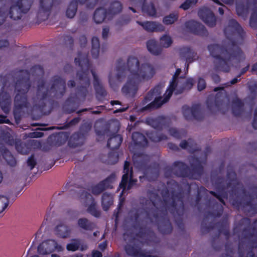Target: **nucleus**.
<instances>
[{
  "instance_id": "1",
  "label": "nucleus",
  "mask_w": 257,
  "mask_h": 257,
  "mask_svg": "<svg viewBox=\"0 0 257 257\" xmlns=\"http://www.w3.org/2000/svg\"><path fill=\"white\" fill-rule=\"evenodd\" d=\"M127 80L122 88L126 95L133 96L140 86L151 80L157 73V68L153 64L145 61H139L135 57H130L127 61Z\"/></svg>"
},
{
  "instance_id": "2",
  "label": "nucleus",
  "mask_w": 257,
  "mask_h": 257,
  "mask_svg": "<svg viewBox=\"0 0 257 257\" xmlns=\"http://www.w3.org/2000/svg\"><path fill=\"white\" fill-rule=\"evenodd\" d=\"M181 72L180 69H177L173 77V81L171 83L169 88L164 94L163 97L160 96L161 93L162 87L158 86L156 87L152 92L151 94L155 100L151 104V107L157 108L161 106L163 104L166 102L170 98L173 91H175L176 93H180L185 89H190L193 85V82L192 79H187L183 77H179L178 76Z\"/></svg>"
},
{
  "instance_id": "3",
  "label": "nucleus",
  "mask_w": 257,
  "mask_h": 257,
  "mask_svg": "<svg viewBox=\"0 0 257 257\" xmlns=\"http://www.w3.org/2000/svg\"><path fill=\"white\" fill-rule=\"evenodd\" d=\"M62 246L54 240H48L43 242L38 246V252L42 254L50 253L55 250L61 251Z\"/></svg>"
},
{
  "instance_id": "4",
  "label": "nucleus",
  "mask_w": 257,
  "mask_h": 257,
  "mask_svg": "<svg viewBox=\"0 0 257 257\" xmlns=\"http://www.w3.org/2000/svg\"><path fill=\"white\" fill-rule=\"evenodd\" d=\"M129 165V163L125 161L124 165V174L122 176V181L120 184V187L123 188L124 190L131 189L132 186L136 182V181L132 178V172L130 174Z\"/></svg>"
},
{
  "instance_id": "5",
  "label": "nucleus",
  "mask_w": 257,
  "mask_h": 257,
  "mask_svg": "<svg viewBox=\"0 0 257 257\" xmlns=\"http://www.w3.org/2000/svg\"><path fill=\"white\" fill-rule=\"evenodd\" d=\"M199 16L209 27H213L215 25L216 19L210 10L207 9H203L199 11Z\"/></svg>"
},
{
  "instance_id": "6",
  "label": "nucleus",
  "mask_w": 257,
  "mask_h": 257,
  "mask_svg": "<svg viewBox=\"0 0 257 257\" xmlns=\"http://www.w3.org/2000/svg\"><path fill=\"white\" fill-rule=\"evenodd\" d=\"M138 23L142 26L143 28L149 32L163 31L165 30L164 27L160 23L153 22H138Z\"/></svg>"
},
{
  "instance_id": "7",
  "label": "nucleus",
  "mask_w": 257,
  "mask_h": 257,
  "mask_svg": "<svg viewBox=\"0 0 257 257\" xmlns=\"http://www.w3.org/2000/svg\"><path fill=\"white\" fill-rule=\"evenodd\" d=\"M186 26L188 31L192 32L201 35H204L205 33L204 26L195 21H191L187 22Z\"/></svg>"
},
{
  "instance_id": "8",
  "label": "nucleus",
  "mask_w": 257,
  "mask_h": 257,
  "mask_svg": "<svg viewBox=\"0 0 257 257\" xmlns=\"http://www.w3.org/2000/svg\"><path fill=\"white\" fill-rule=\"evenodd\" d=\"M115 180V176L114 175H111L110 177L107 178L102 184H100L96 186H95L93 189V192L94 194H97L100 193L102 190L104 189V186H105V187L109 188L112 187L109 183H112Z\"/></svg>"
},
{
  "instance_id": "9",
  "label": "nucleus",
  "mask_w": 257,
  "mask_h": 257,
  "mask_svg": "<svg viewBox=\"0 0 257 257\" xmlns=\"http://www.w3.org/2000/svg\"><path fill=\"white\" fill-rule=\"evenodd\" d=\"M209 50L210 52L211 55L214 57L219 56L221 58L224 59L225 60H229L230 57H228V54L226 52H221L220 54L219 53L221 52L220 48L217 46H210L209 47Z\"/></svg>"
},
{
  "instance_id": "10",
  "label": "nucleus",
  "mask_w": 257,
  "mask_h": 257,
  "mask_svg": "<svg viewBox=\"0 0 257 257\" xmlns=\"http://www.w3.org/2000/svg\"><path fill=\"white\" fill-rule=\"evenodd\" d=\"M147 48L148 51L153 55H157L161 53L160 47L157 45V42L154 40H150L148 41Z\"/></svg>"
},
{
  "instance_id": "11",
  "label": "nucleus",
  "mask_w": 257,
  "mask_h": 257,
  "mask_svg": "<svg viewBox=\"0 0 257 257\" xmlns=\"http://www.w3.org/2000/svg\"><path fill=\"white\" fill-rule=\"evenodd\" d=\"M173 43L171 37L167 34L162 36L159 39V47L162 48L170 47Z\"/></svg>"
},
{
  "instance_id": "12",
  "label": "nucleus",
  "mask_w": 257,
  "mask_h": 257,
  "mask_svg": "<svg viewBox=\"0 0 257 257\" xmlns=\"http://www.w3.org/2000/svg\"><path fill=\"white\" fill-rule=\"evenodd\" d=\"M23 12L20 6L13 5L10 9L9 15L10 17L14 20L19 19L21 17V13Z\"/></svg>"
},
{
  "instance_id": "13",
  "label": "nucleus",
  "mask_w": 257,
  "mask_h": 257,
  "mask_svg": "<svg viewBox=\"0 0 257 257\" xmlns=\"http://www.w3.org/2000/svg\"><path fill=\"white\" fill-rule=\"evenodd\" d=\"M122 138L119 135H115L109 139L107 145L112 149L117 148L120 145Z\"/></svg>"
},
{
  "instance_id": "14",
  "label": "nucleus",
  "mask_w": 257,
  "mask_h": 257,
  "mask_svg": "<svg viewBox=\"0 0 257 257\" xmlns=\"http://www.w3.org/2000/svg\"><path fill=\"white\" fill-rule=\"evenodd\" d=\"M106 17V11L102 8L97 10L94 15V20L96 23H102Z\"/></svg>"
},
{
  "instance_id": "15",
  "label": "nucleus",
  "mask_w": 257,
  "mask_h": 257,
  "mask_svg": "<svg viewBox=\"0 0 257 257\" xmlns=\"http://www.w3.org/2000/svg\"><path fill=\"white\" fill-rule=\"evenodd\" d=\"M112 196L106 193L104 194L102 199V203L104 210H107L109 207L112 204Z\"/></svg>"
},
{
  "instance_id": "16",
  "label": "nucleus",
  "mask_w": 257,
  "mask_h": 257,
  "mask_svg": "<svg viewBox=\"0 0 257 257\" xmlns=\"http://www.w3.org/2000/svg\"><path fill=\"white\" fill-rule=\"evenodd\" d=\"M132 139L137 144L144 146L147 145V141L145 136L139 133H135L132 135Z\"/></svg>"
},
{
  "instance_id": "17",
  "label": "nucleus",
  "mask_w": 257,
  "mask_h": 257,
  "mask_svg": "<svg viewBox=\"0 0 257 257\" xmlns=\"http://www.w3.org/2000/svg\"><path fill=\"white\" fill-rule=\"evenodd\" d=\"M178 17V14L177 13L170 14L164 18L163 22L167 25L173 24L177 21Z\"/></svg>"
},
{
  "instance_id": "18",
  "label": "nucleus",
  "mask_w": 257,
  "mask_h": 257,
  "mask_svg": "<svg viewBox=\"0 0 257 257\" xmlns=\"http://www.w3.org/2000/svg\"><path fill=\"white\" fill-rule=\"evenodd\" d=\"M56 231L57 233L62 237H67L70 233V230L68 227L64 225L57 226Z\"/></svg>"
},
{
  "instance_id": "19",
  "label": "nucleus",
  "mask_w": 257,
  "mask_h": 257,
  "mask_svg": "<svg viewBox=\"0 0 257 257\" xmlns=\"http://www.w3.org/2000/svg\"><path fill=\"white\" fill-rule=\"evenodd\" d=\"M77 4L75 1L72 2L66 10V16L67 17L72 18L75 15L77 11Z\"/></svg>"
},
{
  "instance_id": "20",
  "label": "nucleus",
  "mask_w": 257,
  "mask_h": 257,
  "mask_svg": "<svg viewBox=\"0 0 257 257\" xmlns=\"http://www.w3.org/2000/svg\"><path fill=\"white\" fill-rule=\"evenodd\" d=\"M32 3V0H21L17 5L20 6L23 13H26L30 9Z\"/></svg>"
},
{
  "instance_id": "21",
  "label": "nucleus",
  "mask_w": 257,
  "mask_h": 257,
  "mask_svg": "<svg viewBox=\"0 0 257 257\" xmlns=\"http://www.w3.org/2000/svg\"><path fill=\"white\" fill-rule=\"evenodd\" d=\"M92 53L94 57H97L99 54V42L97 38L94 37L92 39Z\"/></svg>"
},
{
  "instance_id": "22",
  "label": "nucleus",
  "mask_w": 257,
  "mask_h": 257,
  "mask_svg": "<svg viewBox=\"0 0 257 257\" xmlns=\"http://www.w3.org/2000/svg\"><path fill=\"white\" fill-rule=\"evenodd\" d=\"M122 9L121 5L119 2H114L111 6L110 12L108 13L107 17L108 19L110 18L111 16H109L111 14H115L119 13Z\"/></svg>"
},
{
  "instance_id": "23",
  "label": "nucleus",
  "mask_w": 257,
  "mask_h": 257,
  "mask_svg": "<svg viewBox=\"0 0 257 257\" xmlns=\"http://www.w3.org/2000/svg\"><path fill=\"white\" fill-rule=\"evenodd\" d=\"M8 197L2 193H0V213L3 212L7 207L9 204Z\"/></svg>"
},
{
  "instance_id": "24",
  "label": "nucleus",
  "mask_w": 257,
  "mask_h": 257,
  "mask_svg": "<svg viewBox=\"0 0 257 257\" xmlns=\"http://www.w3.org/2000/svg\"><path fill=\"white\" fill-rule=\"evenodd\" d=\"M3 156L5 159L10 165L14 166L16 164L15 159L9 151H6L3 154Z\"/></svg>"
},
{
  "instance_id": "25",
  "label": "nucleus",
  "mask_w": 257,
  "mask_h": 257,
  "mask_svg": "<svg viewBox=\"0 0 257 257\" xmlns=\"http://www.w3.org/2000/svg\"><path fill=\"white\" fill-rule=\"evenodd\" d=\"M78 224L80 227L84 229H88L91 227L90 223L86 218L79 219L78 221Z\"/></svg>"
},
{
  "instance_id": "26",
  "label": "nucleus",
  "mask_w": 257,
  "mask_h": 257,
  "mask_svg": "<svg viewBox=\"0 0 257 257\" xmlns=\"http://www.w3.org/2000/svg\"><path fill=\"white\" fill-rule=\"evenodd\" d=\"M143 11L147 13L148 15L153 16L156 14V10L154 7L152 5H149L147 7H144L143 8Z\"/></svg>"
},
{
  "instance_id": "27",
  "label": "nucleus",
  "mask_w": 257,
  "mask_h": 257,
  "mask_svg": "<svg viewBox=\"0 0 257 257\" xmlns=\"http://www.w3.org/2000/svg\"><path fill=\"white\" fill-rule=\"evenodd\" d=\"M121 80L120 76L118 74L117 76H116L113 75H111L109 77V83L111 87H113Z\"/></svg>"
},
{
  "instance_id": "28",
  "label": "nucleus",
  "mask_w": 257,
  "mask_h": 257,
  "mask_svg": "<svg viewBox=\"0 0 257 257\" xmlns=\"http://www.w3.org/2000/svg\"><path fill=\"white\" fill-rule=\"evenodd\" d=\"M250 25L252 27H257V9L253 12L251 16Z\"/></svg>"
},
{
  "instance_id": "29",
  "label": "nucleus",
  "mask_w": 257,
  "mask_h": 257,
  "mask_svg": "<svg viewBox=\"0 0 257 257\" xmlns=\"http://www.w3.org/2000/svg\"><path fill=\"white\" fill-rule=\"evenodd\" d=\"M78 248V242L77 241H74L67 245V249L68 250L75 251Z\"/></svg>"
},
{
  "instance_id": "30",
  "label": "nucleus",
  "mask_w": 257,
  "mask_h": 257,
  "mask_svg": "<svg viewBox=\"0 0 257 257\" xmlns=\"http://www.w3.org/2000/svg\"><path fill=\"white\" fill-rule=\"evenodd\" d=\"M238 26L239 25L238 23L236 21L233 20H231L230 22V25L229 26V27L225 29V33H226L227 31H228V30H229L230 28L232 30L234 29H237Z\"/></svg>"
},
{
  "instance_id": "31",
  "label": "nucleus",
  "mask_w": 257,
  "mask_h": 257,
  "mask_svg": "<svg viewBox=\"0 0 257 257\" xmlns=\"http://www.w3.org/2000/svg\"><path fill=\"white\" fill-rule=\"evenodd\" d=\"M197 87H198V89L199 91H201L205 88L206 83L204 79L200 78L198 80Z\"/></svg>"
},
{
  "instance_id": "32",
  "label": "nucleus",
  "mask_w": 257,
  "mask_h": 257,
  "mask_svg": "<svg viewBox=\"0 0 257 257\" xmlns=\"http://www.w3.org/2000/svg\"><path fill=\"white\" fill-rule=\"evenodd\" d=\"M36 165V161L33 157H30L28 160V165L30 167V169H32Z\"/></svg>"
},
{
  "instance_id": "33",
  "label": "nucleus",
  "mask_w": 257,
  "mask_h": 257,
  "mask_svg": "<svg viewBox=\"0 0 257 257\" xmlns=\"http://www.w3.org/2000/svg\"><path fill=\"white\" fill-rule=\"evenodd\" d=\"M125 250L126 252L130 255H134L136 254V252L134 250V248L130 246H126Z\"/></svg>"
},
{
  "instance_id": "34",
  "label": "nucleus",
  "mask_w": 257,
  "mask_h": 257,
  "mask_svg": "<svg viewBox=\"0 0 257 257\" xmlns=\"http://www.w3.org/2000/svg\"><path fill=\"white\" fill-rule=\"evenodd\" d=\"M191 4L189 2L188 0H187L185 2H184L181 6L180 7L184 9V10H186L188 9L191 6Z\"/></svg>"
},
{
  "instance_id": "35",
  "label": "nucleus",
  "mask_w": 257,
  "mask_h": 257,
  "mask_svg": "<svg viewBox=\"0 0 257 257\" xmlns=\"http://www.w3.org/2000/svg\"><path fill=\"white\" fill-rule=\"evenodd\" d=\"M184 115L186 118H189L190 116L192 115V110L187 108L184 110Z\"/></svg>"
},
{
  "instance_id": "36",
  "label": "nucleus",
  "mask_w": 257,
  "mask_h": 257,
  "mask_svg": "<svg viewBox=\"0 0 257 257\" xmlns=\"http://www.w3.org/2000/svg\"><path fill=\"white\" fill-rule=\"evenodd\" d=\"M89 211L94 216H98L99 215V213L96 211L94 207L92 208V207H90Z\"/></svg>"
},
{
  "instance_id": "37",
  "label": "nucleus",
  "mask_w": 257,
  "mask_h": 257,
  "mask_svg": "<svg viewBox=\"0 0 257 257\" xmlns=\"http://www.w3.org/2000/svg\"><path fill=\"white\" fill-rule=\"evenodd\" d=\"M109 30L108 28H104L102 31V36L103 38H106L108 36Z\"/></svg>"
},
{
  "instance_id": "38",
  "label": "nucleus",
  "mask_w": 257,
  "mask_h": 257,
  "mask_svg": "<svg viewBox=\"0 0 257 257\" xmlns=\"http://www.w3.org/2000/svg\"><path fill=\"white\" fill-rule=\"evenodd\" d=\"M170 133L171 134V135H172L173 136H174L175 137H178L179 136L178 133L175 128L170 129Z\"/></svg>"
},
{
  "instance_id": "39",
  "label": "nucleus",
  "mask_w": 257,
  "mask_h": 257,
  "mask_svg": "<svg viewBox=\"0 0 257 257\" xmlns=\"http://www.w3.org/2000/svg\"><path fill=\"white\" fill-rule=\"evenodd\" d=\"M150 138L151 139H152V140L153 141H154V142L160 141L164 139L163 138H161L160 137H156L155 134H153V136L152 137H150Z\"/></svg>"
},
{
  "instance_id": "40",
  "label": "nucleus",
  "mask_w": 257,
  "mask_h": 257,
  "mask_svg": "<svg viewBox=\"0 0 257 257\" xmlns=\"http://www.w3.org/2000/svg\"><path fill=\"white\" fill-rule=\"evenodd\" d=\"M51 0H40V3L42 7L45 5H49L50 3Z\"/></svg>"
},
{
  "instance_id": "41",
  "label": "nucleus",
  "mask_w": 257,
  "mask_h": 257,
  "mask_svg": "<svg viewBox=\"0 0 257 257\" xmlns=\"http://www.w3.org/2000/svg\"><path fill=\"white\" fill-rule=\"evenodd\" d=\"M9 45V43L7 41H0V48L7 47Z\"/></svg>"
},
{
  "instance_id": "42",
  "label": "nucleus",
  "mask_w": 257,
  "mask_h": 257,
  "mask_svg": "<svg viewBox=\"0 0 257 257\" xmlns=\"http://www.w3.org/2000/svg\"><path fill=\"white\" fill-rule=\"evenodd\" d=\"M93 257H102L101 253L98 251H95L92 254Z\"/></svg>"
},
{
  "instance_id": "43",
  "label": "nucleus",
  "mask_w": 257,
  "mask_h": 257,
  "mask_svg": "<svg viewBox=\"0 0 257 257\" xmlns=\"http://www.w3.org/2000/svg\"><path fill=\"white\" fill-rule=\"evenodd\" d=\"M253 126L255 128H257V111L255 112L254 119L253 123Z\"/></svg>"
},
{
  "instance_id": "44",
  "label": "nucleus",
  "mask_w": 257,
  "mask_h": 257,
  "mask_svg": "<svg viewBox=\"0 0 257 257\" xmlns=\"http://www.w3.org/2000/svg\"><path fill=\"white\" fill-rule=\"evenodd\" d=\"M187 143L186 141H183L180 143V146L182 148H186L187 147Z\"/></svg>"
},
{
  "instance_id": "45",
  "label": "nucleus",
  "mask_w": 257,
  "mask_h": 257,
  "mask_svg": "<svg viewBox=\"0 0 257 257\" xmlns=\"http://www.w3.org/2000/svg\"><path fill=\"white\" fill-rule=\"evenodd\" d=\"M106 246V243H105V242H103V243H101V244L99 245V248H100L101 249L103 250V249H104L105 248Z\"/></svg>"
},
{
  "instance_id": "46",
  "label": "nucleus",
  "mask_w": 257,
  "mask_h": 257,
  "mask_svg": "<svg viewBox=\"0 0 257 257\" xmlns=\"http://www.w3.org/2000/svg\"><path fill=\"white\" fill-rule=\"evenodd\" d=\"M84 195L87 198V203H88V201H91V199H92V197L91 196V195H86V194H85Z\"/></svg>"
},
{
  "instance_id": "47",
  "label": "nucleus",
  "mask_w": 257,
  "mask_h": 257,
  "mask_svg": "<svg viewBox=\"0 0 257 257\" xmlns=\"http://www.w3.org/2000/svg\"><path fill=\"white\" fill-rule=\"evenodd\" d=\"M21 146H19V145H17V149L18 150V151L20 152V153H24L25 152L24 151H23L21 149Z\"/></svg>"
},
{
  "instance_id": "48",
  "label": "nucleus",
  "mask_w": 257,
  "mask_h": 257,
  "mask_svg": "<svg viewBox=\"0 0 257 257\" xmlns=\"http://www.w3.org/2000/svg\"><path fill=\"white\" fill-rule=\"evenodd\" d=\"M252 71H256L257 73V63L254 64L252 68Z\"/></svg>"
},
{
  "instance_id": "49",
  "label": "nucleus",
  "mask_w": 257,
  "mask_h": 257,
  "mask_svg": "<svg viewBox=\"0 0 257 257\" xmlns=\"http://www.w3.org/2000/svg\"><path fill=\"white\" fill-rule=\"evenodd\" d=\"M157 123V120H152V122L151 123V124L152 126L154 127H158V126L156 125V123Z\"/></svg>"
},
{
  "instance_id": "50",
  "label": "nucleus",
  "mask_w": 257,
  "mask_h": 257,
  "mask_svg": "<svg viewBox=\"0 0 257 257\" xmlns=\"http://www.w3.org/2000/svg\"><path fill=\"white\" fill-rule=\"evenodd\" d=\"M188 1L190 3L191 5H193L196 4L198 1V0H188Z\"/></svg>"
},
{
  "instance_id": "51",
  "label": "nucleus",
  "mask_w": 257,
  "mask_h": 257,
  "mask_svg": "<svg viewBox=\"0 0 257 257\" xmlns=\"http://www.w3.org/2000/svg\"><path fill=\"white\" fill-rule=\"evenodd\" d=\"M219 12L221 15H222L224 13L223 10L221 8H219L218 9Z\"/></svg>"
},
{
  "instance_id": "52",
  "label": "nucleus",
  "mask_w": 257,
  "mask_h": 257,
  "mask_svg": "<svg viewBox=\"0 0 257 257\" xmlns=\"http://www.w3.org/2000/svg\"><path fill=\"white\" fill-rule=\"evenodd\" d=\"M237 78H234L233 79L232 81H231V84H234L236 82H237Z\"/></svg>"
},
{
  "instance_id": "53",
  "label": "nucleus",
  "mask_w": 257,
  "mask_h": 257,
  "mask_svg": "<svg viewBox=\"0 0 257 257\" xmlns=\"http://www.w3.org/2000/svg\"><path fill=\"white\" fill-rule=\"evenodd\" d=\"M240 9V8L239 6H238V7H237V8H236L237 13V14H238V15H240V14H241L239 13Z\"/></svg>"
},
{
  "instance_id": "54",
  "label": "nucleus",
  "mask_w": 257,
  "mask_h": 257,
  "mask_svg": "<svg viewBox=\"0 0 257 257\" xmlns=\"http://www.w3.org/2000/svg\"><path fill=\"white\" fill-rule=\"evenodd\" d=\"M3 177L2 172L0 171V183L2 181Z\"/></svg>"
},
{
  "instance_id": "55",
  "label": "nucleus",
  "mask_w": 257,
  "mask_h": 257,
  "mask_svg": "<svg viewBox=\"0 0 257 257\" xmlns=\"http://www.w3.org/2000/svg\"><path fill=\"white\" fill-rule=\"evenodd\" d=\"M68 85H70L71 86H73L74 85V82L70 81L69 83H68Z\"/></svg>"
},
{
  "instance_id": "56",
  "label": "nucleus",
  "mask_w": 257,
  "mask_h": 257,
  "mask_svg": "<svg viewBox=\"0 0 257 257\" xmlns=\"http://www.w3.org/2000/svg\"><path fill=\"white\" fill-rule=\"evenodd\" d=\"M118 103V101H113L111 102V104L112 105H114V104H117Z\"/></svg>"
},
{
  "instance_id": "57",
  "label": "nucleus",
  "mask_w": 257,
  "mask_h": 257,
  "mask_svg": "<svg viewBox=\"0 0 257 257\" xmlns=\"http://www.w3.org/2000/svg\"><path fill=\"white\" fill-rule=\"evenodd\" d=\"M248 69V66H247L245 68H244L243 69L242 73H244Z\"/></svg>"
},
{
  "instance_id": "58",
  "label": "nucleus",
  "mask_w": 257,
  "mask_h": 257,
  "mask_svg": "<svg viewBox=\"0 0 257 257\" xmlns=\"http://www.w3.org/2000/svg\"><path fill=\"white\" fill-rule=\"evenodd\" d=\"M52 257H59V256L56 254H53L52 255Z\"/></svg>"
},
{
  "instance_id": "59",
  "label": "nucleus",
  "mask_w": 257,
  "mask_h": 257,
  "mask_svg": "<svg viewBox=\"0 0 257 257\" xmlns=\"http://www.w3.org/2000/svg\"><path fill=\"white\" fill-rule=\"evenodd\" d=\"M216 3L218 4V5H220V3L217 0H213Z\"/></svg>"
},
{
  "instance_id": "60",
  "label": "nucleus",
  "mask_w": 257,
  "mask_h": 257,
  "mask_svg": "<svg viewBox=\"0 0 257 257\" xmlns=\"http://www.w3.org/2000/svg\"><path fill=\"white\" fill-rule=\"evenodd\" d=\"M189 55H193V53H192V52L190 51V52H189Z\"/></svg>"
},
{
  "instance_id": "61",
  "label": "nucleus",
  "mask_w": 257,
  "mask_h": 257,
  "mask_svg": "<svg viewBox=\"0 0 257 257\" xmlns=\"http://www.w3.org/2000/svg\"><path fill=\"white\" fill-rule=\"evenodd\" d=\"M97 232H94V235H97Z\"/></svg>"
},
{
  "instance_id": "62",
  "label": "nucleus",
  "mask_w": 257,
  "mask_h": 257,
  "mask_svg": "<svg viewBox=\"0 0 257 257\" xmlns=\"http://www.w3.org/2000/svg\"><path fill=\"white\" fill-rule=\"evenodd\" d=\"M85 2H86V1H81V3H85Z\"/></svg>"
},
{
  "instance_id": "63",
  "label": "nucleus",
  "mask_w": 257,
  "mask_h": 257,
  "mask_svg": "<svg viewBox=\"0 0 257 257\" xmlns=\"http://www.w3.org/2000/svg\"><path fill=\"white\" fill-rule=\"evenodd\" d=\"M5 122V121H3V120H1V121H0V122H1V123H2V122Z\"/></svg>"
},
{
  "instance_id": "64",
  "label": "nucleus",
  "mask_w": 257,
  "mask_h": 257,
  "mask_svg": "<svg viewBox=\"0 0 257 257\" xmlns=\"http://www.w3.org/2000/svg\"><path fill=\"white\" fill-rule=\"evenodd\" d=\"M132 10H133V12H136L134 9H132Z\"/></svg>"
}]
</instances>
